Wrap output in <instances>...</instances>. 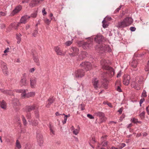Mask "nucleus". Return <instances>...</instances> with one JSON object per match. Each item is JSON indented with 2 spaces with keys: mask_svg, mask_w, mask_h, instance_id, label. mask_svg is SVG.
<instances>
[{
  "mask_svg": "<svg viewBox=\"0 0 149 149\" xmlns=\"http://www.w3.org/2000/svg\"><path fill=\"white\" fill-rule=\"evenodd\" d=\"M109 63L108 60H105V59H102L100 61V64L102 68L103 69L107 70L101 75L102 77H103V79L105 81H106L107 80L106 78L108 76L112 77L115 74L114 69L112 68L109 67L108 65Z\"/></svg>",
  "mask_w": 149,
  "mask_h": 149,
  "instance_id": "1",
  "label": "nucleus"
},
{
  "mask_svg": "<svg viewBox=\"0 0 149 149\" xmlns=\"http://www.w3.org/2000/svg\"><path fill=\"white\" fill-rule=\"evenodd\" d=\"M88 38V40L87 42H84L83 41H79L78 42V44L79 46H81L85 49H89L93 46V37H89Z\"/></svg>",
  "mask_w": 149,
  "mask_h": 149,
  "instance_id": "2",
  "label": "nucleus"
},
{
  "mask_svg": "<svg viewBox=\"0 0 149 149\" xmlns=\"http://www.w3.org/2000/svg\"><path fill=\"white\" fill-rule=\"evenodd\" d=\"M143 81V78L141 77H137L135 81H132L131 84V86L132 88L137 90L140 89V86Z\"/></svg>",
  "mask_w": 149,
  "mask_h": 149,
  "instance_id": "3",
  "label": "nucleus"
},
{
  "mask_svg": "<svg viewBox=\"0 0 149 149\" xmlns=\"http://www.w3.org/2000/svg\"><path fill=\"white\" fill-rule=\"evenodd\" d=\"M16 92L18 93H21V97L22 98H28L30 97L34 96L35 95V93L34 92H30L27 94L26 93L25 90H17Z\"/></svg>",
  "mask_w": 149,
  "mask_h": 149,
  "instance_id": "4",
  "label": "nucleus"
},
{
  "mask_svg": "<svg viewBox=\"0 0 149 149\" xmlns=\"http://www.w3.org/2000/svg\"><path fill=\"white\" fill-rule=\"evenodd\" d=\"M69 51L71 53L68 52V54L71 57L75 56L79 54V50L76 47H72L69 49Z\"/></svg>",
  "mask_w": 149,
  "mask_h": 149,
  "instance_id": "5",
  "label": "nucleus"
},
{
  "mask_svg": "<svg viewBox=\"0 0 149 149\" xmlns=\"http://www.w3.org/2000/svg\"><path fill=\"white\" fill-rule=\"evenodd\" d=\"M82 68L84 69L86 71L91 70L92 68V65L90 63L88 62H82L80 65Z\"/></svg>",
  "mask_w": 149,
  "mask_h": 149,
  "instance_id": "6",
  "label": "nucleus"
},
{
  "mask_svg": "<svg viewBox=\"0 0 149 149\" xmlns=\"http://www.w3.org/2000/svg\"><path fill=\"white\" fill-rule=\"evenodd\" d=\"M54 49L56 54L60 56H65L67 52L66 51L63 52L58 46L55 47Z\"/></svg>",
  "mask_w": 149,
  "mask_h": 149,
  "instance_id": "7",
  "label": "nucleus"
},
{
  "mask_svg": "<svg viewBox=\"0 0 149 149\" xmlns=\"http://www.w3.org/2000/svg\"><path fill=\"white\" fill-rule=\"evenodd\" d=\"M0 65L3 71L4 74L8 75V72L6 64L3 61L0 60Z\"/></svg>",
  "mask_w": 149,
  "mask_h": 149,
  "instance_id": "8",
  "label": "nucleus"
},
{
  "mask_svg": "<svg viewBox=\"0 0 149 149\" xmlns=\"http://www.w3.org/2000/svg\"><path fill=\"white\" fill-rule=\"evenodd\" d=\"M84 74V72L82 69H79L75 71L74 76L76 78H81Z\"/></svg>",
  "mask_w": 149,
  "mask_h": 149,
  "instance_id": "9",
  "label": "nucleus"
},
{
  "mask_svg": "<svg viewBox=\"0 0 149 149\" xmlns=\"http://www.w3.org/2000/svg\"><path fill=\"white\" fill-rule=\"evenodd\" d=\"M20 85L21 86H25L28 84V83L26 81V76L25 74L23 75L22 76L21 78L20 81Z\"/></svg>",
  "mask_w": 149,
  "mask_h": 149,
  "instance_id": "10",
  "label": "nucleus"
},
{
  "mask_svg": "<svg viewBox=\"0 0 149 149\" xmlns=\"http://www.w3.org/2000/svg\"><path fill=\"white\" fill-rule=\"evenodd\" d=\"M130 77L129 75L126 74L123 76V82L124 85L127 86L129 84Z\"/></svg>",
  "mask_w": 149,
  "mask_h": 149,
  "instance_id": "11",
  "label": "nucleus"
},
{
  "mask_svg": "<svg viewBox=\"0 0 149 149\" xmlns=\"http://www.w3.org/2000/svg\"><path fill=\"white\" fill-rule=\"evenodd\" d=\"M36 138L37 141L40 146H41L43 142L42 135L40 134H37Z\"/></svg>",
  "mask_w": 149,
  "mask_h": 149,
  "instance_id": "12",
  "label": "nucleus"
},
{
  "mask_svg": "<svg viewBox=\"0 0 149 149\" xmlns=\"http://www.w3.org/2000/svg\"><path fill=\"white\" fill-rule=\"evenodd\" d=\"M36 108V106L35 104L32 105L26 106L24 108L25 111L26 112H29L35 109Z\"/></svg>",
  "mask_w": 149,
  "mask_h": 149,
  "instance_id": "13",
  "label": "nucleus"
},
{
  "mask_svg": "<svg viewBox=\"0 0 149 149\" xmlns=\"http://www.w3.org/2000/svg\"><path fill=\"white\" fill-rule=\"evenodd\" d=\"M30 18V16L26 15L23 16L21 18L20 23L25 24L27 22V20Z\"/></svg>",
  "mask_w": 149,
  "mask_h": 149,
  "instance_id": "14",
  "label": "nucleus"
},
{
  "mask_svg": "<svg viewBox=\"0 0 149 149\" xmlns=\"http://www.w3.org/2000/svg\"><path fill=\"white\" fill-rule=\"evenodd\" d=\"M37 79L34 77H32L30 78V85L32 88H34L36 85Z\"/></svg>",
  "mask_w": 149,
  "mask_h": 149,
  "instance_id": "15",
  "label": "nucleus"
},
{
  "mask_svg": "<svg viewBox=\"0 0 149 149\" xmlns=\"http://www.w3.org/2000/svg\"><path fill=\"white\" fill-rule=\"evenodd\" d=\"M22 9V6L21 5H18L17 6L15 9L13 10V12L11 14V15H14L15 14L19 12Z\"/></svg>",
  "mask_w": 149,
  "mask_h": 149,
  "instance_id": "16",
  "label": "nucleus"
},
{
  "mask_svg": "<svg viewBox=\"0 0 149 149\" xmlns=\"http://www.w3.org/2000/svg\"><path fill=\"white\" fill-rule=\"evenodd\" d=\"M103 38V36L101 35H97L95 37L94 40L96 42L100 43L102 41Z\"/></svg>",
  "mask_w": 149,
  "mask_h": 149,
  "instance_id": "17",
  "label": "nucleus"
},
{
  "mask_svg": "<svg viewBox=\"0 0 149 149\" xmlns=\"http://www.w3.org/2000/svg\"><path fill=\"white\" fill-rule=\"evenodd\" d=\"M124 19L125 22L127 26L132 24L133 22V20L132 18L129 17H127L125 18Z\"/></svg>",
  "mask_w": 149,
  "mask_h": 149,
  "instance_id": "18",
  "label": "nucleus"
},
{
  "mask_svg": "<svg viewBox=\"0 0 149 149\" xmlns=\"http://www.w3.org/2000/svg\"><path fill=\"white\" fill-rule=\"evenodd\" d=\"M43 0H33L30 4V6L32 7H33L37 5L40 1Z\"/></svg>",
  "mask_w": 149,
  "mask_h": 149,
  "instance_id": "19",
  "label": "nucleus"
},
{
  "mask_svg": "<svg viewBox=\"0 0 149 149\" xmlns=\"http://www.w3.org/2000/svg\"><path fill=\"white\" fill-rule=\"evenodd\" d=\"M87 55V53L85 52H82L78 56V60H82Z\"/></svg>",
  "mask_w": 149,
  "mask_h": 149,
  "instance_id": "20",
  "label": "nucleus"
},
{
  "mask_svg": "<svg viewBox=\"0 0 149 149\" xmlns=\"http://www.w3.org/2000/svg\"><path fill=\"white\" fill-rule=\"evenodd\" d=\"M92 83L94 88L97 89L98 87V80L97 78H94L92 80Z\"/></svg>",
  "mask_w": 149,
  "mask_h": 149,
  "instance_id": "21",
  "label": "nucleus"
},
{
  "mask_svg": "<svg viewBox=\"0 0 149 149\" xmlns=\"http://www.w3.org/2000/svg\"><path fill=\"white\" fill-rule=\"evenodd\" d=\"M118 26L119 28H123L127 26L123 19L122 21L118 23Z\"/></svg>",
  "mask_w": 149,
  "mask_h": 149,
  "instance_id": "22",
  "label": "nucleus"
},
{
  "mask_svg": "<svg viewBox=\"0 0 149 149\" xmlns=\"http://www.w3.org/2000/svg\"><path fill=\"white\" fill-rule=\"evenodd\" d=\"M0 91L1 92L10 95H13V92L11 90H4L3 89H0Z\"/></svg>",
  "mask_w": 149,
  "mask_h": 149,
  "instance_id": "23",
  "label": "nucleus"
},
{
  "mask_svg": "<svg viewBox=\"0 0 149 149\" xmlns=\"http://www.w3.org/2000/svg\"><path fill=\"white\" fill-rule=\"evenodd\" d=\"M138 64V61L136 59H133L132 61L130 63V65L133 68H136Z\"/></svg>",
  "mask_w": 149,
  "mask_h": 149,
  "instance_id": "24",
  "label": "nucleus"
},
{
  "mask_svg": "<svg viewBox=\"0 0 149 149\" xmlns=\"http://www.w3.org/2000/svg\"><path fill=\"white\" fill-rule=\"evenodd\" d=\"M54 100L53 97H50L48 100L49 102L46 105V107L47 108L49 107L50 105L53 102Z\"/></svg>",
  "mask_w": 149,
  "mask_h": 149,
  "instance_id": "25",
  "label": "nucleus"
},
{
  "mask_svg": "<svg viewBox=\"0 0 149 149\" xmlns=\"http://www.w3.org/2000/svg\"><path fill=\"white\" fill-rule=\"evenodd\" d=\"M21 34L20 33H17L16 34V39L17 40V43L19 44L21 41Z\"/></svg>",
  "mask_w": 149,
  "mask_h": 149,
  "instance_id": "26",
  "label": "nucleus"
},
{
  "mask_svg": "<svg viewBox=\"0 0 149 149\" xmlns=\"http://www.w3.org/2000/svg\"><path fill=\"white\" fill-rule=\"evenodd\" d=\"M0 107L3 109H6V102L3 100L0 101Z\"/></svg>",
  "mask_w": 149,
  "mask_h": 149,
  "instance_id": "27",
  "label": "nucleus"
},
{
  "mask_svg": "<svg viewBox=\"0 0 149 149\" xmlns=\"http://www.w3.org/2000/svg\"><path fill=\"white\" fill-rule=\"evenodd\" d=\"M12 103L14 106H18L19 105L18 100L17 98H15L12 101Z\"/></svg>",
  "mask_w": 149,
  "mask_h": 149,
  "instance_id": "28",
  "label": "nucleus"
},
{
  "mask_svg": "<svg viewBox=\"0 0 149 149\" xmlns=\"http://www.w3.org/2000/svg\"><path fill=\"white\" fill-rule=\"evenodd\" d=\"M29 122H30V124L33 126H36L38 124V122L36 120H31Z\"/></svg>",
  "mask_w": 149,
  "mask_h": 149,
  "instance_id": "29",
  "label": "nucleus"
},
{
  "mask_svg": "<svg viewBox=\"0 0 149 149\" xmlns=\"http://www.w3.org/2000/svg\"><path fill=\"white\" fill-rule=\"evenodd\" d=\"M33 60L36 63V65L38 66H39L40 65V63L39 62V59H38V57L36 56H34L33 55Z\"/></svg>",
  "mask_w": 149,
  "mask_h": 149,
  "instance_id": "30",
  "label": "nucleus"
},
{
  "mask_svg": "<svg viewBox=\"0 0 149 149\" xmlns=\"http://www.w3.org/2000/svg\"><path fill=\"white\" fill-rule=\"evenodd\" d=\"M15 147L17 148L18 149H20L22 148V146L20 144V142H19L18 140H16L15 143Z\"/></svg>",
  "mask_w": 149,
  "mask_h": 149,
  "instance_id": "31",
  "label": "nucleus"
},
{
  "mask_svg": "<svg viewBox=\"0 0 149 149\" xmlns=\"http://www.w3.org/2000/svg\"><path fill=\"white\" fill-rule=\"evenodd\" d=\"M52 19V18H51L50 20H49L47 18H45L44 19V21L47 24L49 25L50 24L51 21Z\"/></svg>",
  "mask_w": 149,
  "mask_h": 149,
  "instance_id": "32",
  "label": "nucleus"
},
{
  "mask_svg": "<svg viewBox=\"0 0 149 149\" xmlns=\"http://www.w3.org/2000/svg\"><path fill=\"white\" fill-rule=\"evenodd\" d=\"M95 114L97 116H99L100 118L102 116H104V113L103 112L100 111L96 112L95 113Z\"/></svg>",
  "mask_w": 149,
  "mask_h": 149,
  "instance_id": "33",
  "label": "nucleus"
},
{
  "mask_svg": "<svg viewBox=\"0 0 149 149\" xmlns=\"http://www.w3.org/2000/svg\"><path fill=\"white\" fill-rule=\"evenodd\" d=\"M119 81H117L116 83H115V86H116V88L117 90V91L118 92H121L122 90L121 89L119 86H117V84H119Z\"/></svg>",
  "mask_w": 149,
  "mask_h": 149,
  "instance_id": "34",
  "label": "nucleus"
},
{
  "mask_svg": "<svg viewBox=\"0 0 149 149\" xmlns=\"http://www.w3.org/2000/svg\"><path fill=\"white\" fill-rule=\"evenodd\" d=\"M38 28H36L33 32L32 33V36L34 37H35L37 36V35L38 33Z\"/></svg>",
  "mask_w": 149,
  "mask_h": 149,
  "instance_id": "35",
  "label": "nucleus"
},
{
  "mask_svg": "<svg viewBox=\"0 0 149 149\" xmlns=\"http://www.w3.org/2000/svg\"><path fill=\"white\" fill-rule=\"evenodd\" d=\"M104 45H100V47H99V49L102 51H105L106 50V47H105Z\"/></svg>",
  "mask_w": 149,
  "mask_h": 149,
  "instance_id": "36",
  "label": "nucleus"
},
{
  "mask_svg": "<svg viewBox=\"0 0 149 149\" xmlns=\"http://www.w3.org/2000/svg\"><path fill=\"white\" fill-rule=\"evenodd\" d=\"M20 23H18L17 24H12L11 25V26L12 27V28L15 29V30H17V29L18 27L19 26V24Z\"/></svg>",
  "mask_w": 149,
  "mask_h": 149,
  "instance_id": "37",
  "label": "nucleus"
},
{
  "mask_svg": "<svg viewBox=\"0 0 149 149\" xmlns=\"http://www.w3.org/2000/svg\"><path fill=\"white\" fill-rule=\"evenodd\" d=\"M21 118L23 122V123L24 125H26L27 124V122L26 119L24 115H22Z\"/></svg>",
  "mask_w": 149,
  "mask_h": 149,
  "instance_id": "38",
  "label": "nucleus"
},
{
  "mask_svg": "<svg viewBox=\"0 0 149 149\" xmlns=\"http://www.w3.org/2000/svg\"><path fill=\"white\" fill-rule=\"evenodd\" d=\"M37 12L36 11H34L33 13L31 14L30 16V17L35 18L36 17L37 15Z\"/></svg>",
  "mask_w": 149,
  "mask_h": 149,
  "instance_id": "39",
  "label": "nucleus"
},
{
  "mask_svg": "<svg viewBox=\"0 0 149 149\" xmlns=\"http://www.w3.org/2000/svg\"><path fill=\"white\" fill-rule=\"evenodd\" d=\"M72 42L73 41L72 40L71 41H68L65 43V45L67 46H68L72 44Z\"/></svg>",
  "mask_w": 149,
  "mask_h": 149,
  "instance_id": "40",
  "label": "nucleus"
},
{
  "mask_svg": "<svg viewBox=\"0 0 149 149\" xmlns=\"http://www.w3.org/2000/svg\"><path fill=\"white\" fill-rule=\"evenodd\" d=\"M26 117L27 119H29L28 121L30 122V120L31 118V113L29 112H26Z\"/></svg>",
  "mask_w": 149,
  "mask_h": 149,
  "instance_id": "41",
  "label": "nucleus"
},
{
  "mask_svg": "<svg viewBox=\"0 0 149 149\" xmlns=\"http://www.w3.org/2000/svg\"><path fill=\"white\" fill-rule=\"evenodd\" d=\"M100 123H102V122L105 121L106 119V118L104 116H104H102L100 118Z\"/></svg>",
  "mask_w": 149,
  "mask_h": 149,
  "instance_id": "42",
  "label": "nucleus"
},
{
  "mask_svg": "<svg viewBox=\"0 0 149 149\" xmlns=\"http://www.w3.org/2000/svg\"><path fill=\"white\" fill-rule=\"evenodd\" d=\"M31 145L30 144H26L25 146L24 149H31Z\"/></svg>",
  "mask_w": 149,
  "mask_h": 149,
  "instance_id": "43",
  "label": "nucleus"
},
{
  "mask_svg": "<svg viewBox=\"0 0 149 149\" xmlns=\"http://www.w3.org/2000/svg\"><path fill=\"white\" fill-rule=\"evenodd\" d=\"M147 96L146 92V91L144 90L142 93L141 97H145Z\"/></svg>",
  "mask_w": 149,
  "mask_h": 149,
  "instance_id": "44",
  "label": "nucleus"
},
{
  "mask_svg": "<svg viewBox=\"0 0 149 149\" xmlns=\"http://www.w3.org/2000/svg\"><path fill=\"white\" fill-rule=\"evenodd\" d=\"M138 120L137 119L133 118L131 119V121L134 123H137Z\"/></svg>",
  "mask_w": 149,
  "mask_h": 149,
  "instance_id": "45",
  "label": "nucleus"
},
{
  "mask_svg": "<svg viewBox=\"0 0 149 149\" xmlns=\"http://www.w3.org/2000/svg\"><path fill=\"white\" fill-rule=\"evenodd\" d=\"M125 144L124 143H121L119 144L118 145V146L119 147V148L122 149L123 147H125Z\"/></svg>",
  "mask_w": 149,
  "mask_h": 149,
  "instance_id": "46",
  "label": "nucleus"
},
{
  "mask_svg": "<svg viewBox=\"0 0 149 149\" xmlns=\"http://www.w3.org/2000/svg\"><path fill=\"white\" fill-rule=\"evenodd\" d=\"M145 115V112L144 111L142 112L139 114V116L141 118H144Z\"/></svg>",
  "mask_w": 149,
  "mask_h": 149,
  "instance_id": "47",
  "label": "nucleus"
},
{
  "mask_svg": "<svg viewBox=\"0 0 149 149\" xmlns=\"http://www.w3.org/2000/svg\"><path fill=\"white\" fill-rule=\"evenodd\" d=\"M79 130L76 129L73 131V133L75 135H77L79 132Z\"/></svg>",
  "mask_w": 149,
  "mask_h": 149,
  "instance_id": "48",
  "label": "nucleus"
},
{
  "mask_svg": "<svg viewBox=\"0 0 149 149\" xmlns=\"http://www.w3.org/2000/svg\"><path fill=\"white\" fill-rule=\"evenodd\" d=\"M35 116L36 118H38L39 116V112L38 110H36L35 111Z\"/></svg>",
  "mask_w": 149,
  "mask_h": 149,
  "instance_id": "49",
  "label": "nucleus"
},
{
  "mask_svg": "<svg viewBox=\"0 0 149 149\" xmlns=\"http://www.w3.org/2000/svg\"><path fill=\"white\" fill-rule=\"evenodd\" d=\"M50 134L52 135H53L54 134V132L52 128V127L50 126Z\"/></svg>",
  "mask_w": 149,
  "mask_h": 149,
  "instance_id": "50",
  "label": "nucleus"
},
{
  "mask_svg": "<svg viewBox=\"0 0 149 149\" xmlns=\"http://www.w3.org/2000/svg\"><path fill=\"white\" fill-rule=\"evenodd\" d=\"M42 13L43 15H45L47 14V12L45 11V8H43L42 10Z\"/></svg>",
  "mask_w": 149,
  "mask_h": 149,
  "instance_id": "51",
  "label": "nucleus"
},
{
  "mask_svg": "<svg viewBox=\"0 0 149 149\" xmlns=\"http://www.w3.org/2000/svg\"><path fill=\"white\" fill-rule=\"evenodd\" d=\"M122 6H123L122 5H120L118 8H117L116 9V10L115 11V13H117V12H118L121 9Z\"/></svg>",
  "mask_w": 149,
  "mask_h": 149,
  "instance_id": "52",
  "label": "nucleus"
},
{
  "mask_svg": "<svg viewBox=\"0 0 149 149\" xmlns=\"http://www.w3.org/2000/svg\"><path fill=\"white\" fill-rule=\"evenodd\" d=\"M87 116L89 118L91 119H93L94 118V117L92 116V115L88 114H87Z\"/></svg>",
  "mask_w": 149,
  "mask_h": 149,
  "instance_id": "53",
  "label": "nucleus"
},
{
  "mask_svg": "<svg viewBox=\"0 0 149 149\" xmlns=\"http://www.w3.org/2000/svg\"><path fill=\"white\" fill-rule=\"evenodd\" d=\"M64 121H62V123L63 124H64L66 123L67 119V118L65 116L64 117Z\"/></svg>",
  "mask_w": 149,
  "mask_h": 149,
  "instance_id": "54",
  "label": "nucleus"
},
{
  "mask_svg": "<svg viewBox=\"0 0 149 149\" xmlns=\"http://www.w3.org/2000/svg\"><path fill=\"white\" fill-rule=\"evenodd\" d=\"M102 146H106L107 145V141H104L102 143Z\"/></svg>",
  "mask_w": 149,
  "mask_h": 149,
  "instance_id": "55",
  "label": "nucleus"
},
{
  "mask_svg": "<svg viewBox=\"0 0 149 149\" xmlns=\"http://www.w3.org/2000/svg\"><path fill=\"white\" fill-rule=\"evenodd\" d=\"M144 100H145V99L143 98H141L140 100V102H139V104H140V106H141L142 104L143 103V102L144 101Z\"/></svg>",
  "mask_w": 149,
  "mask_h": 149,
  "instance_id": "56",
  "label": "nucleus"
},
{
  "mask_svg": "<svg viewBox=\"0 0 149 149\" xmlns=\"http://www.w3.org/2000/svg\"><path fill=\"white\" fill-rule=\"evenodd\" d=\"M6 15V14L5 13L2 12H0V17L5 16Z\"/></svg>",
  "mask_w": 149,
  "mask_h": 149,
  "instance_id": "57",
  "label": "nucleus"
},
{
  "mask_svg": "<svg viewBox=\"0 0 149 149\" xmlns=\"http://www.w3.org/2000/svg\"><path fill=\"white\" fill-rule=\"evenodd\" d=\"M130 30L132 31H134L136 30V28L134 27H130Z\"/></svg>",
  "mask_w": 149,
  "mask_h": 149,
  "instance_id": "58",
  "label": "nucleus"
},
{
  "mask_svg": "<svg viewBox=\"0 0 149 149\" xmlns=\"http://www.w3.org/2000/svg\"><path fill=\"white\" fill-rule=\"evenodd\" d=\"M145 70L146 71H149V65H147L146 66Z\"/></svg>",
  "mask_w": 149,
  "mask_h": 149,
  "instance_id": "59",
  "label": "nucleus"
},
{
  "mask_svg": "<svg viewBox=\"0 0 149 149\" xmlns=\"http://www.w3.org/2000/svg\"><path fill=\"white\" fill-rule=\"evenodd\" d=\"M121 71H120L117 75V77H119L121 76Z\"/></svg>",
  "mask_w": 149,
  "mask_h": 149,
  "instance_id": "60",
  "label": "nucleus"
},
{
  "mask_svg": "<svg viewBox=\"0 0 149 149\" xmlns=\"http://www.w3.org/2000/svg\"><path fill=\"white\" fill-rule=\"evenodd\" d=\"M35 69V68H31L30 70V71L31 72H33L34 71Z\"/></svg>",
  "mask_w": 149,
  "mask_h": 149,
  "instance_id": "61",
  "label": "nucleus"
},
{
  "mask_svg": "<svg viewBox=\"0 0 149 149\" xmlns=\"http://www.w3.org/2000/svg\"><path fill=\"white\" fill-rule=\"evenodd\" d=\"M30 0H23L22 2V3H27Z\"/></svg>",
  "mask_w": 149,
  "mask_h": 149,
  "instance_id": "62",
  "label": "nucleus"
},
{
  "mask_svg": "<svg viewBox=\"0 0 149 149\" xmlns=\"http://www.w3.org/2000/svg\"><path fill=\"white\" fill-rule=\"evenodd\" d=\"M123 111V109L122 108H120L118 111V112L120 114H121L122 113Z\"/></svg>",
  "mask_w": 149,
  "mask_h": 149,
  "instance_id": "63",
  "label": "nucleus"
},
{
  "mask_svg": "<svg viewBox=\"0 0 149 149\" xmlns=\"http://www.w3.org/2000/svg\"><path fill=\"white\" fill-rule=\"evenodd\" d=\"M132 126V123H130L127 125V127L128 128H129L130 129V127H131Z\"/></svg>",
  "mask_w": 149,
  "mask_h": 149,
  "instance_id": "64",
  "label": "nucleus"
}]
</instances>
